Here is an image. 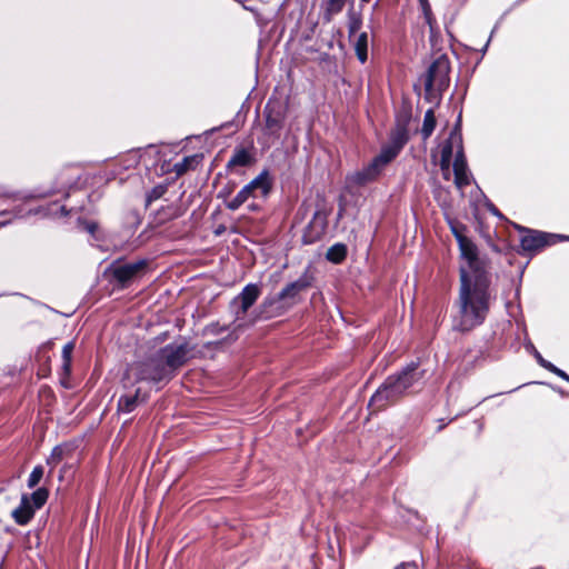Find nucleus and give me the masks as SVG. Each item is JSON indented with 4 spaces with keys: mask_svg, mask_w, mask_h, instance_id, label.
Here are the masks:
<instances>
[{
    "mask_svg": "<svg viewBox=\"0 0 569 569\" xmlns=\"http://www.w3.org/2000/svg\"><path fill=\"white\" fill-rule=\"evenodd\" d=\"M147 268L146 260H138L130 263H114L111 268L113 278L121 284H126L140 276Z\"/></svg>",
    "mask_w": 569,
    "mask_h": 569,
    "instance_id": "nucleus-11",
    "label": "nucleus"
},
{
    "mask_svg": "<svg viewBox=\"0 0 569 569\" xmlns=\"http://www.w3.org/2000/svg\"><path fill=\"white\" fill-rule=\"evenodd\" d=\"M253 157L244 148H237L228 161L227 168L248 167L253 163Z\"/></svg>",
    "mask_w": 569,
    "mask_h": 569,
    "instance_id": "nucleus-18",
    "label": "nucleus"
},
{
    "mask_svg": "<svg viewBox=\"0 0 569 569\" xmlns=\"http://www.w3.org/2000/svg\"><path fill=\"white\" fill-rule=\"evenodd\" d=\"M166 192H167V186H164V184H158V186L153 187L147 196V202L149 203L151 201L160 199Z\"/></svg>",
    "mask_w": 569,
    "mask_h": 569,
    "instance_id": "nucleus-31",
    "label": "nucleus"
},
{
    "mask_svg": "<svg viewBox=\"0 0 569 569\" xmlns=\"http://www.w3.org/2000/svg\"><path fill=\"white\" fill-rule=\"evenodd\" d=\"M361 24H362V21L359 16H356V14L350 16L349 23H348V31H349L350 40L359 34L358 32L361 28Z\"/></svg>",
    "mask_w": 569,
    "mask_h": 569,
    "instance_id": "nucleus-28",
    "label": "nucleus"
},
{
    "mask_svg": "<svg viewBox=\"0 0 569 569\" xmlns=\"http://www.w3.org/2000/svg\"><path fill=\"white\" fill-rule=\"evenodd\" d=\"M194 347L188 342L183 343H171L166 346L159 351V355L168 369V372L173 378L174 372L184 366L188 360L192 357Z\"/></svg>",
    "mask_w": 569,
    "mask_h": 569,
    "instance_id": "nucleus-7",
    "label": "nucleus"
},
{
    "mask_svg": "<svg viewBox=\"0 0 569 569\" xmlns=\"http://www.w3.org/2000/svg\"><path fill=\"white\" fill-rule=\"evenodd\" d=\"M450 164H451V159L440 158L439 166H440L441 171H448V169H450Z\"/></svg>",
    "mask_w": 569,
    "mask_h": 569,
    "instance_id": "nucleus-36",
    "label": "nucleus"
},
{
    "mask_svg": "<svg viewBox=\"0 0 569 569\" xmlns=\"http://www.w3.org/2000/svg\"><path fill=\"white\" fill-rule=\"evenodd\" d=\"M353 48L356 56L361 63H365L368 59V33L360 32L353 40Z\"/></svg>",
    "mask_w": 569,
    "mask_h": 569,
    "instance_id": "nucleus-21",
    "label": "nucleus"
},
{
    "mask_svg": "<svg viewBox=\"0 0 569 569\" xmlns=\"http://www.w3.org/2000/svg\"><path fill=\"white\" fill-rule=\"evenodd\" d=\"M453 173L455 183L458 188H462L469 183V178L467 174V162L461 146H459V149L456 153V159L453 161Z\"/></svg>",
    "mask_w": 569,
    "mask_h": 569,
    "instance_id": "nucleus-15",
    "label": "nucleus"
},
{
    "mask_svg": "<svg viewBox=\"0 0 569 569\" xmlns=\"http://www.w3.org/2000/svg\"><path fill=\"white\" fill-rule=\"evenodd\" d=\"M531 569H545V568L541 567V566H538V567H535V568H531Z\"/></svg>",
    "mask_w": 569,
    "mask_h": 569,
    "instance_id": "nucleus-41",
    "label": "nucleus"
},
{
    "mask_svg": "<svg viewBox=\"0 0 569 569\" xmlns=\"http://www.w3.org/2000/svg\"><path fill=\"white\" fill-rule=\"evenodd\" d=\"M313 281V274L306 270L299 279L287 284L276 297L266 299L260 306L261 313L267 318L282 315L297 303L298 295L312 287Z\"/></svg>",
    "mask_w": 569,
    "mask_h": 569,
    "instance_id": "nucleus-3",
    "label": "nucleus"
},
{
    "mask_svg": "<svg viewBox=\"0 0 569 569\" xmlns=\"http://www.w3.org/2000/svg\"><path fill=\"white\" fill-rule=\"evenodd\" d=\"M73 348H74V343L73 342H69L67 343L63 349H62V357H63V360H64V365L63 367L68 370L69 367H70V361H71V353L73 351Z\"/></svg>",
    "mask_w": 569,
    "mask_h": 569,
    "instance_id": "nucleus-33",
    "label": "nucleus"
},
{
    "mask_svg": "<svg viewBox=\"0 0 569 569\" xmlns=\"http://www.w3.org/2000/svg\"><path fill=\"white\" fill-rule=\"evenodd\" d=\"M260 287L254 283L247 284L242 291L233 299L232 305L237 306L236 320L244 318L248 310L254 305L260 296Z\"/></svg>",
    "mask_w": 569,
    "mask_h": 569,
    "instance_id": "nucleus-10",
    "label": "nucleus"
},
{
    "mask_svg": "<svg viewBox=\"0 0 569 569\" xmlns=\"http://www.w3.org/2000/svg\"><path fill=\"white\" fill-rule=\"evenodd\" d=\"M144 401V397L140 398V389L138 388L133 395H124L118 401V410L122 412H131L139 403Z\"/></svg>",
    "mask_w": 569,
    "mask_h": 569,
    "instance_id": "nucleus-19",
    "label": "nucleus"
},
{
    "mask_svg": "<svg viewBox=\"0 0 569 569\" xmlns=\"http://www.w3.org/2000/svg\"><path fill=\"white\" fill-rule=\"evenodd\" d=\"M409 140V129L396 127L390 132V141L382 147L380 153L392 161Z\"/></svg>",
    "mask_w": 569,
    "mask_h": 569,
    "instance_id": "nucleus-12",
    "label": "nucleus"
},
{
    "mask_svg": "<svg viewBox=\"0 0 569 569\" xmlns=\"http://www.w3.org/2000/svg\"><path fill=\"white\" fill-rule=\"evenodd\" d=\"M34 508L30 506L29 497L23 495L21 503L12 511V518L18 525H26L33 517Z\"/></svg>",
    "mask_w": 569,
    "mask_h": 569,
    "instance_id": "nucleus-16",
    "label": "nucleus"
},
{
    "mask_svg": "<svg viewBox=\"0 0 569 569\" xmlns=\"http://www.w3.org/2000/svg\"><path fill=\"white\" fill-rule=\"evenodd\" d=\"M363 2H368L369 0H362Z\"/></svg>",
    "mask_w": 569,
    "mask_h": 569,
    "instance_id": "nucleus-42",
    "label": "nucleus"
},
{
    "mask_svg": "<svg viewBox=\"0 0 569 569\" xmlns=\"http://www.w3.org/2000/svg\"><path fill=\"white\" fill-rule=\"evenodd\" d=\"M449 72L450 63L445 54L438 57L429 66L425 74V91L428 100H436L449 87Z\"/></svg>",
    "mask_w": 569,
    "mask_h": 569,
    "instance_id": "nucleus-6",
    "label": "nucleus"
},
{
    "mask_svg": "<svg viewBox=\"0 0 569 569\" xmlns=\"http://www.w3.org/2000/svg\"><path fill=\"white\" fill-rule=\"evenodd\" d=\"M395 569H418V567L415 562H402Z\"/></svg>",
    "mask_w": 569,
    "mask_h": 569,
    "instance_id": "nucleus-37",
    "label": "nucleus"
},
{
    "mask_svg": "<svg viewBox=\"0 0 569 569\" xmlns=\"http://www.w3.org/2000/svg\"><path fill=\"white\" fill-rule=\"evenodd\" d=\"M43 477V468L41 466L34 467L28 479V487L34 488Z\"/></svg>",
    "mask_w": 569,
    "mask_h": 569,
    "instance_id": "nucleus-29",
    "label": "nucleus"
},
{
    "mask_svg": "<svg viewBox=\"0 0 569 569\" xmlns=\"http://www.w3.org/2000/svg\"><path fill=\"white\" fill-rule=\"evenodd\" d=\"M326 230V222L323 219L319 218V214L316 213L313 219L310 221L308 227L306 228L303 236H302V242L306 244L313 243L321 239Z\"/></svg>",
    "mask_w": 569,
    "mask_h": 569,
    "instance_id": "nucleus-14",
    "label": "nucleus"
},
{
    "mask_svg": "<svg viewBox=\"0 0 569 569\" xmlns=\"http://www.w3.org/2000/svg\"><path fill=\"white\" fill-rule=\"evenodd\" d=\"M383 154H377L368 166L350 174L347 180L350 186L363 187L376 181L390 163Z\"/></svg>",
    "mask_w": 569,
    "mask_h": 569,
    "instance_id": "nucleus-9",
    "label": "nucleus"
},
{
    "mask_svg": "<svg viewBox=\"0 0 569 569\" xmlns=\"http://www.w3.org/2000/svg\"><path fill=\"white\" fill-rule=\"evenodd\" d=\"M348 0H327L323 2V19L327 22H330L333 18V16L338 14L342 11L346 2Z\"/></svg>",
    "mask_w": 569,
    "mask_h": 569,
    "instance_id": "nucleus-22",
    "label": "nucleus"
},
{
    "mask_svg": "<svg viewBox=\"0 0 569 569\" xmlns=\"http://www.w3.org/2000/svg\"><path fill=\"white\" fill-rule=\"evenodd\" d=\"M536 358H537L538 363L542 368H545L549 372L558 376L559 378L563 379L565 381L569 382V375L567 372H565L563 370L559 369L558 367H556L550 361L543 359L542 356L539 352H536Z\"/></svg>",
    "mask_w": 569,
    "mask_h": 569,
    "instance_id": "nucleus-25",
    "label": "nucleus"
},
{
    "mask_svg": "<svg viewBox=\"0 0 569 569\" xmlns=\"http://www.w3.org/2000/svg\"><path fill=\"white\" fill-rule=\"evenodd\" d=\"M455 137L451 136L448 140L443 142L441 146V157L443 159H451L453 153V143H455Z\"/></svg>",
    "mask_w": 569,
    "mask_h": 569,
    "instance_id": "nucleus-30",
    "label": "nucleus"
},
{
    "mask_svg": "<svg viewBox=\"0 0 569 569\" xmlns=\"http://www.w3.org/2000/svg\"><path fill=\"white\" fill-rule=\"evenodd\" d=\"M488 284V278L481 279V276L471 281L468 270L462 268L459 310L455 317V329L469 331L482 323L489 309Z\"/></svg>",
    "mask_w": 569,
    "mask_h": 569,
    "instance_id": "nucleus-1",
    "label": "nucleus"
},
{
    "mask_svg": "<svg viewBox=\"0 0 569 569\" xmlns=\"http://www.w3.org/2000/svg\"><path fill=\"white\" fill-rule=\"evenodd\" d=\"M488 208L492 212L493 216L498 214V210L496 209V207L492 203L488 204Z\"/></svg>",
    "mask_w": 569,
    "mask_h": 569,
    "instance_id": "nucleus-39",
    "label": "nucleus"
},
{
    "mask_svg": "<svg viewBox=\"0 0 569 569\" xmlns=\"http://www.w3.org/2000/svg\"><path fill=\"white\" fill-rule=\"evenodd\" d=\"M246 201L237 193V196L227 203V208L230 210H237Z\"/></svg>",
    "mask_w": 569,
    "mask_h": 569,
    "instance_id": "nucleus-35",
    "label": "nucleus"
},
{
    "mask_svg": "<svg viewBox=\"0 0 569 569\" xmlns=\"http://www.w3.org/2000/svg\"><path fill=\"white\" fill-rule=\"evenodd\" d=\"M506 308H507L508 312L510 313V316L515 317L513 310L518 309V307L513 306L511 302H508L506 305Z\"/></svg>",
    "mask_w": 569,
    "mask_h": 569,
    "instance_id": "nucleus-38",
    "label": "nucleus"
},
{
    "mask_svg": "<svg viewBox=\"0 0 569 569\" xmlns=\"http://www.w3.org/2000/svg\"><path fill=\"white\" fill-rule=\"evenodd\" d=\"M437 124L435 112L432 109L427 110L421 128V134L423 140H427L433 132Z\"/></svg>",
    "mask_w": 569,
    "mask_h": 569,
    "instance_id": "nucleus-24",
    "label": "nucleus"
},
{
    "mask_svg": "<svg viewBox=\"0 0 569 569\" xmlns=\"http://www.w3.org/2000/svg\"><path fill=\"white\" fill-rule=\"evenodd\" d=\"M455 233L459 242L461 254L466 260V266H461L460 271L462 268L467 269L471 281L477 280L479 276H481V279L487 278L483 263L478 258L476 246L467 237L459 233L456 229Z\"/></svg>",
    "mask_w": 569,
    "mask_h": 569,
    "instance_id": "nucleus-8",
    "label": "nucleus"
},
{
    "mask_svg": "<svg viewBox=\"0 0 569 569\" xmlns=\"http://www.w3.org/2000/svg\"><path fill=\"white\" fill-rule=\"evenodd\" d=\"M62 455H63V449L61 447H56L52 450L50 457L48 458V463L52 465V466H57L61 461Z\"/></svg>",
    "mask_w": 569,
    "mask_h": 569,
    "instance_id": "nucleus-34",
    "label": "nucleus"
},
{
    "mask_svg": "<svg viewBox=\"0 0 569 569\" xmlns=\"http://www.w3.org/2000/svg\"><path fill=\"white\" fill-rule=\"evenodd\" d=\"M411 109L410 107L403 106L399 109L396 116V127L408 129L411 121Z\"/></svg>",
    "mask_w": 569,
    "mask_h": 569,
    "instance_id": "nucleus-26",
    "label": "nucleus"
},
{
    "mask_svg": "<svg viewBox=\"0 0 569 569\" xmlns=\"http://www.w3.org/2000/svg\"><path fill=\"white\" fill-rule=\"evenodd\" d=\"M270 189L271 182L269 173L267 171H262L258 177L246 184L238 194L247 201L250 197H254L257 191H260L262 196H266L269 193Z\"/></svg>",
    "mask_w": 569,
    "mask_h": 569,
    "instance_id": "nucleus-13",
    "label": "nucleus"
},
{
    "mask_svg": "<svg viewBox=\"0 0 569 569\" xmlns=\"http://www.w3.org/2000/svg\"><path fill=\"white\" fill-rule=\"evenodd\" d=\"M427 23L432 28L433 16L428 0L419 1Z\"/></svg>",
    "mask_w": 569,
    "mask_h": 569,
    "instance_id": "nucleus-32",
    "label": "nucleus"
},
{
    "mask_svg": "<svg viewBox=\"0 0 569 569\" xmlns=\"http://www.w3.org/2000/svg\"><path fill=\"white\" fill-rule=\"evenodd\" d=\"M48 490L46 488H39L37 489L32 495H31V499L33 501V506L34 508H41L47 499H48Z\"/></svg>",
    "mask_w": 569,
    "mask_h": 569,
    "instance_id": "nucleus-27",
    "label": "nucleus"
},
{
    "mask_svg": "<svg viewBox=\"0 0 569 569\" xmlns=\"http://www.w3.org/2000/svg\"><path fill=\"white\" fill-rule=\"evenodd\" d=\"M172 377L168 372L160 355L146 361L133 362L128 366L122 383L124 388L133 387L140 381L160 382L162 380H171Z\"/></svg>",
    "mask_w": 569,
    "mask_h": 569,
    "instance_id": "nucleus-5",
    "label": "nucleus"
},
{
    "mask_svg": "<svg viewBox=\"0 0 569 569\" xmlns=\"http://www.w3.org/2000/svg\"><path fill=\"white\" fill-rule=\"evenodd\" d=\"M202 159L203 156L199 153L184 157L182 161L174 163L173 172L177 176H182L190 170H194L201 163Z\"/></svg>",
    "mask_w": 569,
    "mask_h": 569,
    "instance_id": "nucleus-17",
    "label": "nucleus"
},
{
    "mask_svg": "<svg viewBox=\"0 0 569 569\" xmlns=\"http://www.w3.org/2000/svg\"><path fill=\"white\" fill-rule=\"evenodd\" d=\"M283 117L280 112L266 109V128L270 134L279 137L282 128Z\"/></svg>",
    "mask_w": 569,
    "mask_h": 569,
    "instance_id": "nucleus-20",
    "label": "nucleus"
},
{
    "mask_svg": "<svg viewBox=\"0 0 569 569\" xmlns=\"http://www.w3.org/2000/svg\"><path fill=\"white\" fill-rule=\"evenodd\" d=\"M502 221L512 224V227L519 231L518 252L526 257H533L548 247L569 240L568 236L536 230L510 222L508 218L500 212V222Z\"/></svg>",
    "mask_w": 569,
    "mask_h": 569,
    "instance_id": "nucleus-4",
    "label": "nucleus"
},
{
    "mask_svg": "<svg viewBox=\"0 0 569 569\" xmlns=\"http://www.w3.org/2000/svg\"><path fill=\"white\" fill-rule=\"evenodd\" d=\"M423 378L418 365L411 362L400 373L389 376L369 401L373 412L383 410L399 401L416 382Z\"/></svg>",
    "mask_w": 569,
    "mask_h": 569,
    "instance_id": "nucleus-2",
    "label": "nucleus"
},
{
    "mask_svg": "<svg viewBox=\"0 0 569 569\" xmlns=\"http://www.w3.org/2000/svg\"><path fill=\"white\" fill-rule=\"evenodd\" d=\"M347 256V247L342 243H336L330 247L326 253V258L333 262L340 263L346 259Z\"/></svg>",
    "mask_w": 569,
    "mask_h": 569,
    "instance_id": "nucleus-23",
    "label": "nucleus"
},
{
    "mask_svg": "<svg viewBox=\"0 0 569 569\" xmlns=\"http://www.w3.org/2000/svg\"><path fill=\"white\" fill-rule=\"evenodd\" d=\"M442 174H443V178L446 180H449V178H450V169H448V171H442Z\"/></svg>",
    "mask_w": 569,
    "mask_h": 569,
    "instance_id": "nucleus-40",
    "label": "nucleus"
}]
</instances>
